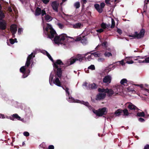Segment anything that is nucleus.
<instances>
[{
    "instance_id": "obj_43",
    "label": "nucleus",
    "mask_w": 149,
    "mask_h": 149,
    "mask_svg": "<svg viewBox=\"0 0 149 149\" xmlns=\"http://www.w3.org/2000/svg\"><path fill=\"white\" fill-rule=\"evenodd\" d=\"M107 42L106 41L102 43V45L103 47H104L105 48H106L107 47Z\"/></svg>"
},
{
    "instance_id": "obj_34",
    "label": "nucleus",
    "mask_w": 149,
    "mask_h": 149,
    "mask_svg": "<svg viewBox=\"0 0 149 149\" xmlns=\"http://www.w3.org/2000/svg\"><path fill=\"white\" fill-rule=\"evenodd\" d=\"M104 55L105 57H109L110 56H112V54L111 53L107 52H106L104 53Z\"/></svg>"
},
{
    "instance_id": "obj_23",
    "label": "nucleus",
    "mask_w": 149,
    "mask_h": 149,
    "mask_svg": "<svg viewBox=\"0 0 149 149\" xmlns=\"http://www.w3.org/2000/svg\"><path fill=\"white\" fill-rule=\"evenodd\" d=\"M107 93V95L109 96H111L114 93V91L111 89H109L108 91L106 92Z\"/></svg>"
},
{
    "instance_id": "obj_49",
    "label": "nucleus",
    "mask_w": 149,
    "mask_h": 149,
    "mask_svg": "<svg viewBox=\"0 0 149 149\" xmlns=\"http://www.w3.org/2000/svg\"><path fill=\"white\" fill-rule=\"evenodd\" d=\"M136 86H140L142 90H143V88H144V87L143 86V85L142 84H135L134 85Z\"/></svg>"
},
{
    "instance_id": "obj_38",
    "label": "nucleus",
    "mask_w": 149,
    "mask_h": 149,
    "mask_svg": "<svg viewBox=\"0 0 149 149\" xmlns=\"http://www.w3.org/2000/svg\"><path fill=\"white\" fill-rule=\"evenodd\" d=\"M88 69H91L92 70H94L95 69V66L93 65H91L88 68Z\"/></svg>"
},
{
    "instance_id": "obj_4",
    "label": "nucleus",
    "mask_w": 149,
    "mask_h": 149,
    "mask_svg": "<svg viewBox=\"0 0 149 149\" xmlns=\"http://www.w3.org/2000/svg\"><path fill=\"white\" fill-rule=\"evenodd\" d=\"M145 30L144 29H141L140 32L138 33L137 32H134V34H132L129 35L130 37H132L134 38H137L139 39L143 37L145 33Z\"/></svg>"
},
{
    "instance_id": "obj_19",
    "label": "nucleus",
    "mask_w": 149,
    "mask_h": 149,
    "mask_svg": "<svg viewBox=\"0 0 149 149\" xmlns=\"http://www.w3.org/2000/svg\"><path fill=\"white\" fill-rule=\"evenodd\" d=\"M81 25H82L81 23L80 22H78L73 24L72 26L74 29H78L81 28Z\"/></svg>"
},
{
    "instance_id": "obj_16",
    "label": "nucleus",
    "mask_w": 149,
    "mask_h": 149,
    "mask_svg": "<svg viewBox=\"0 0 149 149\" xmlns=\"http://www.w3.org/2000/svg\"><path fill=\"white\" fill-rule=\"evenodd\" d=\"M53 82L57 86L62 87V86L61 84V82L58 78H56L55 80L53 81Z\"/></svg>"
},
{
    "instance_id": "obj_44",
    "label": "nucleus",
    "mask_w": 149,
    "mask_h": 149,
    "mask_svg": "<svg viewBox=\"0 0 149 149\" xmlns=\"http://www.w3.org/2000/svg\"><path fill=\"white\" fill-rule=\"evenodd\" d=\"M0 118H9V117L7 116L5 117L3 114L0 113Z\"/></svg>"
},
{
    "instance_id": "obj_42",
    "label": "nucleus",
    "mask_w": 149,
    "mask_h": 149,
    "mask_svg": "<svg viewBox=\"0 0 149 149\" xmlns=\"http://www.w3.org/2000/svg\"><path fill=\"white\" fill-rule=\"evenodd\" d=\"M143 62L146 63H149V57H146L144 60L143 61Z\"/></svg>"
},
{
    "instance_id": "obj_27",
    "label": "nucleus",
    "mask_w": 149,
    "mask_h": 149,
    "mask_svg": "<svg viewBox=\"0 0 149 149\" xmlns=\"http://www.w3.org/2000/svg\"><path fill=\"white\" fill-rule=\"evenodd\" d=\"M5 17V15L3 11H0V20L3 19Z\"/></svg>"
},
{
    "instance_id": "obj_1",
    "label": "nucleus",
    "mask_w": 149,
    "mask_h": 149,
    "mask_svg": "<svg viewBox=\"0 0 149 149\" xmlns=\"http://www.w3.org/2000/svg\"><path fill=\"white\" fill-rule=\"evenodd\" d=\"M63 63L60 59L57 60L56 62L54 63L53 67L56 69L55 72L56 74L59 78H60L62 76V71L61 70V65H63Z\"/></svg>"
},
{
    "instance_id": "obj_3",
    "label": "nucleus",
    "mask_w": 149,
    "mask_h": 149,
    "mask_svg": "<svg viewBox=\"0 0 149 149\" xmlns=\"http://www.w3.org/2000/svg\"><path fill=\"white\" fill-rule=\"evenodd\" d=\"M45 30L47 32L48 37L51 39L54 38L57 34L56 31L53 29L51 26L49 24H47V27H46Z\"/></svg>"
},
{
    "instance_id": "obj_25",
    "label": "nucleus",
    "mask_w": 149,
    "mask_h": 149,
    "mask_svg": "<svg viewBox=\"0 0 149 149\" xmlns=\"http://www.w3.org/2000/svg\"><path fill=\"white\" fill-rule=\"evenodd\" d=\"M122 113V109H118L115 112L114 114L117 116H118L121 115Z\"/></svg>"
},
{
    "instance_id": "obj_12",
    "label": "nucleus",
    "mask_w": 149,
    "mask_h": 149,
    "mask_svg": "<svg viewBox=\"0 0 149 149\" xmlns=\"http://www.w3.org/2000/svg\"><path fill=\"white\" fill-rule=\"evenodd\" d=\"M10 29L11 32L13 35L15 34L17 30V25L16 24H12L10 26Z\"/></svg>"
},
{
    "instance_id": "obj_20",
    "label": "nucleus",
    "mask_w": 149,
    "mask_h": 149,
    "mask_svg": "<svg viewBox=\"0 0 149 149\" xmlns=\"http://www.w3.org/2000/svg\"><path fill=\"white\" fill-rule=\"evenodd\" d=\"M41 9L39 7H37L35 10V15L36 16L39 15L41 13Z\"/></svg>"
},
{
    "instance_id": "obj_39",
    "label": "nucleus",
    "mask_w": 149,
    "mask_h": 149,
    "mask_svg": "<svg viewBox=\"0 0 149 149\" xmlns=\"http://www.w3.org/2000/svg\"><path fill=\"white\" fill-rule=\"evenodd\" d=\"M15 41H17V39L15 38L14 39L11 38L10 39V42L11 44H13L15 42Z\"/></svg>"
},
{
    "instance_id": "obj_7",
    "label": "nucleus",
    "mask_w": 149,
    "mask_h": 149,
    "mask_svg": "<svg viewBox=\"0 0 149 149\" xmlns=\"http://www.w3.org/2000/svg\"><path fill=\"white\" fill-rule=\"evenodd\" d=\"M75 40L76 41H81L82 43L86 44L87 42V38L86 36L82 37L79 36L76 38Z\"/></svg>"
},
{
    "instance_id": "obj_24",
    "label": "nucleus",
    "mask_w": 149,
    "mask_h": 149,
    "mask_svg": "<svg viewBox=\"0 0 149 149\" xmlns=\"http://www.w3.org/2000/svg\"><path fill=\"white\" fill-rule=\"evenodd\" d=\"M75 59H76V61H78L80 62H81L83 59L84 57H82L80 55H78L76 57V58H75Z\"/></svg>"
},
{
    "instance_id": "obj_64",
    "label": "nucleus",
    "mask_w": 149,
    "mask_h": 149,
    "mask_svg": "<svg viewBox=\"0 0 149 149\" xmlns=\"http://www.w3.org/2000/svg\"><path fill=\"white\" fill-rule=\"evenodd\" d=\"M45 52L48 58L49 57H50L51 56L50 54L48 53V52H47L45 51Z\"/></svg>"
},
{
    "instance_id": "obj_48",
    "label": "nucleus",
    "mask_w": 149,
    "mask_h": 149,
    "mask_svg": "<svg viewBox=\"0 0 149 149\" xmlns=\"http://www.w3.org/2000/svg\"><path fill=\"white\" fill-rule=\"evenodd\" d=\"M53 79V77L51 75H50L49 79V83L51 85V82H52Z\"/></svg>"
},
{
    "instance_id": "obj_59",
    "label": "nucleus",
    "mask_w": 149,
    "mask_h": 149,
    "mask_svg": "<svg viewBox=\"0 0 149 149\" xmlns=\"http://www.w3.org/2000/svg\"><path fill=\"white\" fill-rule=\"evenodd\" d=\"M92 55L91 54V55H89L88 56L87 58L88 60V61H90V60L91 59V57Z\"/></svg>"
},
{
    "instance_id": "obj_40",
    "label": "nucleus",
    "mask_w": 149,
    "mask_h": 149,
    "mask_svg": "<svg viewBox=\"0 0 149 149\" xmlns=\"http://www.w3.org/2000/svg\"><path fill=\"white\" fill-rule=\"evenodd\" d=\"M101 26L103 29H105L107 28L106 24L104 22H102L101 24Z\"/></svg>"
},
{
    "instance_id": "obj_22",
    "label": "nucleus",
    "mask_w": 149,
    "mask_h": 149,
    "mask_svg": "<svg viewBox=\"0 0 149 149\" xmlns=\"http://www.w3.org/2000/svg\"><path fill=\"white\" fill-rule=\"evenodd\" d=\"M62 88L65 91L66 94H67L69 96L70 95V92L69 91V88L68 87H66L65 85L63 86Z\"/></svg>"
},
{
    "instance_id": "obj_13",
    "label": "nucleus",
    "mask_w": 149,
    "mask_h": 149,
    "mask_svg": "<svg viewBox=\"0 0 149 149\" xmlns=\"http://www.w3.org/2000/svg\"><path fill=\"white\" fill-rule=\"evenodd\" d=\"M59 5V3H58L56 1H53L51 4V6L53 9L55 11L57 12L58 11V8Z\"/></svg>"
},
{
    "instance_id": "obj_32",
    "label": "nucleus",
    "mask_w": 149,
    "mask_h": 149,
    "mask_svg": "<svg viewBox=\"0 0 149 149\" xmlns=\"http://www.w3.org/2000/svg\"><path fill=\"white\" fill-rule=\"evenodd\" d=\"M33 53H32L31 54L29 55L28 57H27V60H29L31 61V59H32L33 57H35V55H33Z\"/></svg>"
},
{
    "instance_id": "obj_26",
    "label": "nucleus",
    "mask_w": 149,
    "mask_h": 149,
    "mask_svg": "<svg viewBox=\"0 0 149 149\" xmlns=\"http://www.w3.org/2000/svg\"><path fill=\"white\" fill-rule=\"evenodd\" d=\"M98 91L100 92L106 93V92L108 91V89L107 88L106 89L99 88Z\"/></svg>"
},
{
    "instance_id": "obj_2",
    "label": "nucleus",
    "mask_w": 149,
    "mask_h": 149,
    "mask_svg": "<svg viewBox=\"0 0 149 149\" xmlns=\"http://www.w3.org/2000/svg\"><path fill=\"white\" fill-rule=\"evenodd\" d=\"M68 37L66 34L63 33L59 36H55L54 41L55 44L58 45L59 44H63L65 45L66 43L65 40H67Z\"/></svg>"
},
{
    "instance_id": "obj_55",
    "label": "nucleus",
    "mask_w": 149,
    "mask_h": 149,
    "mask_svg": "<svg viewBox=\"0 0 149 149\" xmlns=\"http://www.w3.org/2000/svg\"><path fill=\"white\" fill-rule=\"evenodd\" d=\"M22 31V29L19 28L18 29V33L19 34H21V32Z\"/></svg>"
},
{
    "instance_id": "obj_14",
    "label": "nucleus",
    "mask_w": 149,
    "mask_h": 149,
    "mask_svg": "<svg viewBox=\"0 0 149 149\" xmlns=\"http://www.w3.org/2000/svg\"><path fill=\"white\" fill-rule=\"evenodd\" d=\"M111 78L110 75L105 76L103 79V82L105 83L109 84L111 82Z\"/></svg>"
},
{
    "instance_id": "obj_18",
    "label": "nucleus",
    "mask_w": 149,
    "mask_h": 149,
    "mask_svg": "<svg viewBox=\"0 0 149 149\" xmlns=\"http://www.w3.org/2000/svg\"><path fill=\"white\" fill-rule=\"evenodd\" d=\"M128 108L130 110H134L136 109H138L135 106L131 103H130L128 105Z\"/></svg>"
},
{
    "instance_id": "obj_56",
    "label": "nucleus",
    "mask_w": 149,
    "mask_h": 149,
    "mask_svg": "<svg viewBox=\"0 0 149 149\" xmlns=\"http://www.w3.org/2000/svg\"><path fill=\"white\" fill-rule=\"evenodd\" d=\"M133 63L134 61L132 60H131L130 61H127L126 62V63H127L129 64H132Z\"/></svg>"
},
{
    "instance_id": "obj_41",
    "label": "nucleus",
    "mask_w": 149,
    "mask_h": 149,
    "mask_svg": "<svg viewBox=\"0 0 149 149\" xmlns=\"http://www.w3.org/2000/svg\"><path fill=\"white\" fill-rule=\"evenodd\" d=\"M57 25L60 29H63L64 27V25L60 23H58Z\"/></svg>"
},
{
    "instance_id": "obj_57",
    "label": "nucleus",
    "mask_w": 149,
    "mask_h": 149,
    "mask_svg": "<svg viewBox=\"0 0 149 149\" xmlns=\"http://www.w3.org/2000/svg\"><path fill=\"white\" fill-rule=\"evenodd\" d=\"M8 11L10 12H11L12 11V9L10 6L8 7Z\"/></svg>"
},
{
    "instance_id": "obj_63",
    "label": "nucleus",
    "mask_w": 149,
    "mask_h": 149,
    "mask_svg": "<svg viewBox=\"0 0 149 149\" xmlns=\"http://www.w3.org/2000/svg\"><path fill=\"white\" fill-rule=\"evenodd\" d=\"M120 63L123 65H125V63L124 62V60H122L120 62Z\"/></svg>"
},
{
    "instance_id": "obj_21",
    "label": "nucleus",
    "mask_w": 149,
    "mask_h": 149,
    "mask_svg": "<svg viewBox=\"0 0 149 149\" xmlns=\"http://www.w3.org/2000/svg\"><path fill=\"white\" fill-rule=\"evenodd\" d=\"M128 81L127 80L125 79H122L120 82L121 85H123L124 86H127L128 84Z\"/></svg>"
},
{
    "instance_id": "obj_46",
    "label": "nucleus",
    "mask_w": 149,
    "mask_h": 149,
    "mask_svg": "<svg viewBox=\"0 0 149 149\" xmlns=\"http://www.w3.org/2000/svg\"><path fill=\"white\" fill-rule=\"evenodd\" d=\"M42 16H43L45 15L46 14V13L45 10H41V13Z\"/></svg>"
},
{
    "instance_id": "obj_51",
    "label": "nucleus",
    "mask_w": 149,
    "mask_h": 149,
    "mask_svg": "<svg viewBox=\"0 0 149 149\" xmlns=\"http://www.w3.org/2000/svg\"><path fill=\"white\" fill-rule=\"evenodd\" d=\"M96 31L98 33H101L104 31V30L103 29H100L97 30Z\"/></svg>"
},
{
    "instance_id": "obj_50",
    "label": "nucleus",
    "mask_w": 149,
    "mask_h": 149,
    "mask_svg": "<svg viewBox=\"0 0 149 149\" xmlns=\"http://www.w3.org/2000/svg\"><path fill=\"white\" fill-rule=\"evenodd\" d=\"M42 1L43 3L46 4H47L49 1V0H42Z\"/></svg>"
},
{
    "instance_id": "obj_60",
    "label": "nucleus",
    "mask_w": 149,
    "mask_h": 149,
    "mask_svg": "<svg viewBox=\"0 0 149 149\" xmlns=\"http://www.w3.org/2000/svg\"><path fill=\"white\" fill-rule=\"evenodd\" d=\"M93 113L96 114V115L98 116V115L97 114V113L98 112V110H94V111H93Z\"/></svg>"
},
{
    "instance_id": "obj_47",
    "label": "nucleus",
    "mask_w": 149,
    "mask_h": 149,
    "mask_svg": "<svg viewBox=\"0 0 149 149\" xmlns=\"http://www.w3.org/2000/svg\"><path fill=\"white\" fill-rule=\"evenodd\" d=\"M23 134L26 136H28L29 135V133L27 132H24L23 133Z\"/></svg>"
},
{
    "instance_id": "obj_37",
    "label": "nucleus",
    "mask_w": 149,
    "mask_h": 149,
    "mask_svg": "<svg viewBox=\"0 0 149 149\" xmlns=\"http://www.w3.org/2000/svg\"><path fill=\"white\" fill-rule=\"evenodd\" d=\"M115 23L114 20L112 19H111V28H113L115 26Z\"/></svg>"
},
{
    "instance_id": "obj_10",
    "label": "nucleus",
    "mask_w": 149,
    "mask_h": 149,
    "mask_svg": "<svg viewBox=\"0 0 149 149\" xmlns=\"http://www.w3.org/2000/svg\"><path fill=\"white\" fill-rule=\"evenodd\" d=\"M7 27V23L4 19L0 20V29L5 30Z\"/></svg>"
},
{
    "instance_id": "obj_28",
    "label": "nucleus",
    "mask_w": 149,
    "mask_h": 149,
    "mask_svg": "<svg viewBox=\"0 0 149 149\" xmlns=\"http://www.w3.org/2000/svg\"><path fill=\"white\" fill-rule=\"evenodd\" d=\"M91 55L94 56L95 57H100L101 56V54L97 52H94L91 54Z\"/></svg>"
},
{
    "instance_id": "obj_6",
    "label": "nucleus",
    "mask_w": 149,
    "mask_h": 149,
    "mask_svg": "<svg viewBox=\"0 0 149 149\" xmlns=\"http://www.w3.org/2000/svg\"><path fill=\"white\" fill-rule=\"evenodd\" d=\"M105 4L104 3H101L100 6L98 4H95L94 5V7L96 10L100 13H101L103 11V9L105 6Z\"/></svg>"
},
{
    "instance_id": "obj_45",
    "label": "nucleus",
    "mask_w": 149,
    "mask_h": 149,
    "mask_svg": "<svg viewBox=\"0 0 149 149\" xmlns=\"http://www.w3.org/2000/svg\"><path fill=\"white\" fill-rule=\"evenodd\" d=\"M116 32L120 35H121L122 33V31L120 29L117 28V30Z\"/></svg>"
},
{
    "instance_id": "obj_15",
    "label": "nucleus",
    "mask_w": 149,
    "mask_h": 149,
    "mask_svg": "<svg viewBox=\"0 0 149 149\" xmlns=\"http://www.w3.org/2000/svg\"><path fill=\"white\" fill-rule=\"evenodd\" d=\"M106 94L105 93H99L97 95V99L100 100L104 99L106 97Z\"/></svg>"
},
{
    "instance_id": "obj_35",
    "label": "nucleus",
    "mask_w": 149,
    "mask_h": 149,
    "mask_svg": "<svg viewBox=\"0 0 149 149\" xmlns=\"http://www.w3.org/2000/svg\"><path fill=\"white\" fill-rule=\"evenodd\" d=\"M137 116L139 117H144L145 113L144 112H138L137 113Z\"/></svg>"
},
{
    "instance_id": "obj_31",
    "label": "nucleus",
    "mask_w": 149,
    "mask_h": 149,
    "mask_svg": "<svg viewBox=\"0 0 149 149\" xmlns=\"http://www.w3.org/2000/svg\"><path fill=\"white\" fill-rule=\"evenodd\" d=\"M82 103L86 106L89 109L91 108L92 107L90 105L89 103L88 102H85L83 101Z\"/></svg>"
},
{
    "instance_id": "obj_62",
    "label": "nucleus",
    "mask_w": 149,
    "mask_h": 149,
    "mask_svg": "<svg viewBox=\"0 0 149 149\" xmlns=\"http://www.w3.org/2000/svg\"><path fill=\"white\" fill-rule=\"evenodd\" d=\"M110 0H105V2L107 4H110V3L109 2V1Z\"/></svg>"
},
{
    "instance_id": "obj_53",
    "label": "nucleus",
    "mask_w": 149,
    "mask_h": 149,
    "mask_svg": "<svg viewBox=\"0 0 149 149\" xmlns=\"http://www.w3.org/2000/svg\"><path fill=\"white\" fill-rule=\"evenodd\" d=\"M54 147L53 145H50L48 146V149H54Z\"/></svg>"
},
{
    "instance_id": "obj_52",
    "label": "nucleus",
    "mask_w": 149,
    "mask_h": 149,
    "mask_svg": "<svg viewBox=\"0 0 149 149\" xmlns=\"http://www.w3.org/2000/svg\"><path fill=\"white\" fill-rule=\"evenodd\" d=\"M127 88L128 90V91H129V92H130V91H131L133 93V92H134V93L135 92V91L134 90H132V89H130V87H127Z\"/></svg>"
},
{
    "instance_id": "obj_54",
    "label": "nucleus",
    "mask_w": 149,
    "mask_h": 149,
    "mask_svg": "<svg viewBox=\"0 0 149 149\" xmlns=\"http://www.w3.org/2000/svg\"><path fill=\"white\" fill-rule=\"evenodd\" d=\"M139 120L141 122H143L145 121V120L142 118H140L139 119Z\"/></svg>"
},
{
    "instance_id": "obj_61",
    "label": "nucleus",
    "mask_w": 149,
    "mask_h": 149,
    "mask_svg": "<svg viewBox=\"0 0 149 149\" xmlns=\"http://www.w3.org/2000/svg\"><path fill=\"white\" fill-rule=\"evenodd\" d=\"M69 99L71 100V101H70L71 102H74L75 100L74 99V98H73V97L70 98V97H69Z\"/></svg>"
},
{
    "instance_id": "obj_9",
    "label": "nucleus",
    "mask_w": 149,
    "mask_h": 149,
    "mask_svg": "<svg viewBox=\"0 0 149 149\" xmlns=\"http://www.w3.org/2000/svg\"><path fill=\"white\" fill-rule=\"evenodd\" d=\"M107 108L106 107H104L102 109H100L98 110V112L97 113L98 116H101L103 115H105L107 112Z\"/></svg>"
},
{
    "instance_id": "obj_33",
    "label": "nucleus",
    "mask_w": 149,
    "mask_h": 149,
    "mask_svg": "<svg viewBox=\"0 0 149 149\" xmlns=\"http://www.w3.org/2000/svg\"><path fill=\"white\" fill-rule=\"evenodd\" d=\"M74 6L76 8L78 9L80 7V4L79 2H77L74 4Z\"/></svg>"
},
{
    "instance_id": "obj_5",
    "label": "nucleus",
    "mask_w": 149,
    "mask_h": 149,
    "mask_svg": "<svg viewBox=\"0 0 149 149\" xmlns=\"http://www.w3.org/2000/svg\"><path fill=\"white\" fill-rule=\"evenodd\" d=\"M20 71L23 74L22 77L24 78L27 77L29 75L30 72L29 69L26 68L25 66H23L20 68Z\"/></svg>"
},
{
    "instance_id": "obj_11",
    "label": "nucleus",
    "mask_w": 149,
    "mask_h": 149,
    "mask_svg": "<svg viewBox=\"0 0 149 149\" xmlns=\"http://www.w3.org/2000/svg\"><path fill=\"white\" fill-rule=\"evenodd\" d=\"M9 118L13 120H15V119H17L18 120L22 121L23 119H21V117L17 113L13 114L11 116L9 117Z\"/></svg>"
},
{
    "instance_id": "obj_30",
    "label": "nucleus",
    "mask_w": 149,
    "mask_h": 149,
    "mask_svg": "<svg viewBox=\"0 0 149 149\" xmlns=\"http://www.w3.org/2000/svg\"><path fill=\"white\" fill-rule=\"evenodd\" d=\"M122 113H123V115L124 116H127L129 114L128 110L127 109H125L123 110H122Z\"/></svg>"
},
{
    "instance_id": "obj_36",
    "label": "nucleus",
    "mask_w": 149,
    "mask_h": 149,
    "mask_svg": "<svg viewBox=\"0 0 149 149\" xmlns=\"http://www.w3.org/2000/svg\"><path fill=\"white\" fill-rule=\"evenodd\" d=\"M31 63V62L30 61L27 60L25 66L26 67L28 68L30 65Z\"/></svg>"
},
{
    "instance_id": "obj_17",
    "label": "nucleus",
    "mask_w": 149,
    "mask_h": 149,
    "mask_svg": "<svg viewBox=\"0 0 149 149\" xmlns=\"http://www.w3.org/2000/svg\"><path fill=\"white\" fill-rule=\"evenodd\" d=\"M76 61L75 58H72L68 61L67 65H72L75 63Z\"/></svg>"
},
{
    "instance_id": "obj_8",
    "label": "nucleus",
    "mask_w": 149,
    "mask_h": 149,
    "mask_svg": "<svg viewBox=\"0 0 149 149\" xmlns=\"http://www.w3.org/2000/svg\"><path fill=\"white\" fill-rule=\"evenodd\" d=\"M84 85L87 87V89L89 90L95 89L97 87L96 85L94 83L90 84L87 82H85L84 84Z\"/></svg>"
},
{
    "instance_id": "obj_58",
    "label": "nucleus",
    "mask_w": 149,
    "mask_h": 149,
    "mask_svg": "<svg viewBox=\"0 0 149 149\" xmlns=\"http://www.w3.org/2000/svg\"><path fill=\"white\" fill-rule=\"evenodd\" d=\"M143 149H149V145L148 144L146 145L144 147Z\"/></svg>"
},
{
    "instance_id": "obj_29",
    "label": "nucleus",
    "mask_w": 149,
    "mask_h": 149,
    "mask_svg": "<svg viewBox=\"0 0 149 149\" xmlns=\"http://www.w3.org/2000/svg\"><path fill=\"white\" fill-rule=\"evenodd\" d=\"M45 19L47 22H49L52 20V17L48 15H47L45 17Z\"/></svg>"
}]
</instances>
